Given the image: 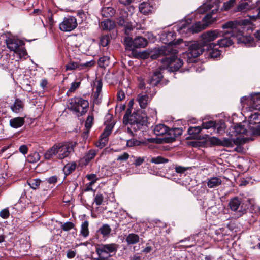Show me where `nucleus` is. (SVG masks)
I'll use <instances>...</instances> for the list:
<instances>
[{"mask_svg": "<svg viewBox=\"0 0 260 260\" xmlns=\"http://www.w3.org/2000/svg\"><path fill=\"white\" fill-rule=\"evenodd\" d=\"M130 113L129 109H127L123 116V122L128 124L127 133L132 136L141 137L148 127L147 118L138 113H133L129 115Z\"/></svg>", "mask_w": 260, "mask_h": 260, "instance_id": "1", "label": "nucleus"}, {"mask_svg": "<svg viewBox=\"0 0 260 260\" xmlns=\"http://www.w3.org/2000/svg\"><path fill=\"white\" fill-rule=\"evenodd\" d=\"M248 23L247 20L229 21L222 25L223 29H230L228 31L232 34V37H236L238 43L244 44L247 47L252 46L253 44V38L250 36H245L244 30L245 26Z\"/></svg>", "mask_w": 260, "mask_h": 260, "instance_id": "2", "label": "nucleus"}, {"mask_svg": "<svg viewBox=\"0 0 260 260\" xmlns=\"http://www.w3.org/2000/svg\"><path fill=\"white\" fill-rule=\"evenodd\" d=\"M77 144V142L74 141L56 143L44 153V158L46 160H51L55 157L57 159H63L74 153Z\"/></svg>", "mask_w": 260, "mask_h": 260, "instance_id": "3", "label": "nucleus"}, {"mask_svg": "<svg viewBox=\"0 0 260 260\" xmlns=\"http://www.w3.org/2000/svg\"><path fill=\"white\" fill-rule=\"evenodd\" d=\"M159 52L160 54L165 56H170L166 57L162 60V62L168 66L170 71L172 72L176 71L183 65L182 60L175 56L178 53L176 44L174 45L169 44L167 46H162L159 49Z\"/></svg>", "mask_w": 260, "mask_h": 260, "instance_id": "4", "label": "nucleus"}, {"mask_svg": "<svg viewBox=\"0 0 260 260\" xmlns=\"http://www.w3.org/2000/svg\"><path fill=\"white\" fill-rule=\"evenodd\" d=\"M191 21L188 19L180 22L175 26L177 31L183 36L187 37L192 34L199 32L206 27V25L202 24L200 22L191 25Z\"/></svg>", "mask_w": 260, "mask_h": 260, "instance_id": "5", "label": "nucleus"}, {"mask_svg": "<svg viewBox=\"0 0 260 260\" xmlns=\"http://www.w3.org/2000/svg\"><path fill=\"white\" fill-rule=\"evenodd\" d=\"M68 107L69 109L78 113V116H82L86 113L89 102L82 98L75 97L69 100Z\"/></svg>", "mask_w": 260, "mask_h": 260, "instance_id": "6", "label": "nucleus"}, {"mask_svg": "<svg viewBox=\"0 0 260 260\" xmlns=\"http://www.w3.org/2000/svg\"><path fill=\"white\" fill-rule=\"evenodd\" d=\"M6 43L7 48L17 54L20 58L25 57L27 55L24 47L25 43L22 40L14 38H8L6 40Z\"/></svg>", "mask_w": 260, "mask_h": 260, "instance_id": "7", "label": "nucleus"}, {"mask_svg": "<svg viewBox=\"0 0 260 260\" xmlns=\"http://www.w3.org/2000/svg\"><path fill=\"white\" fill-rule=\"evenodd\" d=\"M117 246L115 243L101 244L96 248V251L100 260H109L112 252H116Z\"/></svg>", "mask_w": 260, "mask_h": 260, "instance_id": "8", "label": "nucleus"}, {"mask_svg": "<svg viewBox=\"0 0 260 260\" xmlns=\"http://www.w3.org/2000/svg\"><path fill=\"white\" fill-rule=\"evenodd\" d=\"M187 46H188V51L184 55H186L188 58L187 61H193V59L200 54H202L204 49L202 43L199 42H192L188 43Z\"/></svg>", "mask_w": 260, "mask_h": 260, "instance_id": "9", "label": "nucleus"}, {"mask_svg": "<svg viewBox=\"0 0 260 260\" xmlns=\"http://www.w3.org/2000/svg\"><path fill=\"white\" fill-rule=\"evenodd\" d=\"M78 24L76 18L72 16L64 17L63 21L59 24V29L63 32H70L74 30Z\"/></svg>", "mask_w": 260, "mask_h": 260, "instance_id": "10", "label": "nucleus"}, {"mask_svg": "<svg viewBox=\"0 0 260 260\" xmlns=\"http://www.w3.org/2000/svg\"><path fill=\"white\" fill-rule=\"evenodd\" d=\"M248 127L253 135H260V113H254L249 117Z\"/></svg>", "mask_w": 260, "mask_h": 260, "instance_id": "11", "label": "nucleus"}, {"mask_svg": "<svg viewBox=\"0 0 260 260\" xmlns=\"http://www.w3.org/2000/svg\"><path fill=\"white\" fill-rule=\"evenodd\" d=\"M241 102L243 104L247 102L251 108L260 109V92L252 93L250 97L243 96L241 99Z\"/></svg>", "mask_w": 260, "mask_h": 260, "instance_id": "12", "label": "nucleus"}, {"mask_svg": "<svg viewBox=\"0 0 260 260\" xmlns=\"http://www.w3.org/2000/svg\"><path fill=\"white\" fill-rule=\"evenodd\" d=\"M221 36V32L217 30L208 31L201 35L202 44L204 46L210 45L211 42Z\"/></svg>", "mask_w": 260, "mask_h": 260, "instance_id": "13", "label": "nucleus"}, {"mask_svg": "<svg viewBox=\"0 0 260 260\" xmlns=\"http://www.w3.org/2000/svg\"><path fill=\"white\" fill-rule=\"evenodd\" d=\"M242 199L238 197L231 198L229 202L228 207L233 211H238L239 216H241L243 213L242 211Z\"/></svg>", "mask_w": 260, "mask_h": 260, "instance_id": "14", "label": "nucleus"}, {"mask_svg": "<svg viewBox=\"0 0 260 260\" xmlns=\"http://www.w3.org/2000/svg\"><path fill=\"white\" fill-rule=\"evenodd\" d=\"M205 138L208 142H209L213 145L222 146L225 147V146H229L230 143V140L224 138L222 140H220L215 137H209L208 135H205Z\"/></svg>", "mask_w": 260, "mask_h": 260, "instance_id": "15", "label": "nucleus"}, {"mask_svg": "<svg viewBox=\"0 0 260 260\" xmlns=\"http://www.w3.org/2000/svg\"><path fill=\"white\" fill-rule=\"evenodd\" d=\"M226 29L223 33L225 36L218 41V45L220 47H226L232 45L233 44V39L236 38V37H232V34L228 32L230 30V29Z\"/></svg>", "mask_w": 260, "mask_h": 260, "instance_id": "16", "label": "nucleus"}, {"mask_svg": "<svg viewBox=\"0 0 260 260\" xmlns=\"http://www.w3.org/2000/svg\"><path fill=\"white\" fill-rule=\"evenodd\" d=\"M112 127L110 126H106L104 131L101 135L99 141L96 143V145L97 147L102 148L104 147L108 142V137L111 133Z\"/></svg>", "mask_w": 260, "mask_h": 260, "instance_id": "17", "label": "nucleus"}, {"mask_svg": "<svg viewBox=\"0 0 260 260\" xmlns=\"http://www.w3.org/2000/svg\"><path fill=\"white\" fill-rule=\"evenodd\" d=\"M139 9L140 12L144 15H148L154 11L155 7L150 2H145L139 5Z\"/></svg>", "mask_w": 260, "mask_h": 260, "instance_id": "18", "label": "nucleus"}, {"mask_svg": "<svg viewBox=\"0 0 260 260\" xmlns=\"http://www.w3.org/2000/svg\"><path fill=\"white\" fill-rule=\"evenodd\" d=\"M162 78L163 76L160 71H155L150 79L148 80L147 82L150 86L155 87L159 83Z\"/></svg>", "mask_w": 260, "mask_h": 260, "instance_id": "19", "label": "nucleus"}, {"mask_svg": "<svg viewBox=\"0 0 260 260\" xmlns=\"http://www.w3.org/2000/svg\"><path fill=\"white\" fill-rule=\"evenodd\" d=\"M234 129L235 133L238 135H245L247 136L252 135L249 127H248V129H247L245 126L242 123L237 124L234 126Z\"/></svg>", "mask_w": 260, "mask_h": 260, "instance_id": "20", "label": "nucleus"}, {"mask_svg": "<svg viewBox=\"0 0 260 260\" xmlns=\"http://www.w3.org/2000/svg\"><path fill=\"white\" fill-rule=\"evenodd\" d=\"M115 23L114 21L109 19H107L99 24V27L103 30L110 31L113 29L115 27Z\"/></svg>", "mask_w": 260, "mask_h": 260, "instance_id": "21", "label": "nucleus"}, {"mask_svg": "<svg viewBox=\"0 0 260 260\" xmlns=\"http://www.w3.org/2000/svg\"><path fill=\"white\" fill-rule=\"evenodd\" d=\"M137 101L141 108L144 109L146 107L148 102L150 101L148 95L146 93H140L138 95Z\"/></svg>", "mask_w": 260, "mask_h": 260, "instance_id": "22", "label": "nucleus"}, {"mask_svg": "<svg viewBox=\"0 0 260 260\" xmlns=\"http://www.w3.org/2000/svg\"><path fill=\"white\" fill-rule=\"evenodd\" d=\"M249 0H241L237 7V12H245L252 9Z\"/></svg>", "mask_w": 260, "mask_h": 260, "instance_id": "23", "label": "nucleus"}, {"mask_svg": "<svg viewBox=\"0 0 260 260\" xmlns=\"http://www.w3.org/2000/svg\"><path fill=\"white\" fill-rule=\"evenodd\" d=\"M134 46L135 48H145L148 44L147 40L141 36H139L134 39Z\"/></svg>", "mask_w": 260, "mask_h": 260, "instance_id": "24", "label": "nucleus"}, {"mask_svg": "<svg viewBox=\"0 0 260 260\" xmlns=\"http://www.w3.org/2000/svg\"><path fill=\"white\" fill-rule=\"evenodd\" d=\"M225 139L230 140V141L231 142L230 143H231L230 144V145L225 146V147H232L234 146V144L236 145H237V147L236 148V149L237 151H239V150H238V149L241 148V147H240L239 146L242 144H244L246 142V138H241L240 137H237L235 139H230V138H225Z\"/></svg>", "mask_w": 260, "mask_h": 260, "instance_id": "25", "label": "nucleus"}, {"mask_svg": "<svg viewBox=\"0 0 260 260\" xmlns=\"http://www.w3.org/2000/svg\"><path fill=\"white\" fill-rule=\"evenodd\" d=\"M24 122L25 120L23 117H15L10 120V125L13 128H18L21 127Z\"/></svg>", "mask_w": 260, "mask_h": 260, "instance_id": "26", "label": "nucleus"}, {"mask_svg": "<svg viewBox=\"0 0 260 260\" xmlns=\"http://www.w3.org/2000/svg\"><path fill=\"white\" fill-rule=\"evenodd\" d=\"M222 183V180L217 177H211L207 182V186L210 188H216Z\"/></svg>", "mask_w": 260, "mask_h": 260, "instance_id": "27", "label": "nucleus"}, {"mask_svg": "<svg viewBox=\"0 0 260 260\" xmlns=\"http://www.w3.org/2000/svg\"><path fill=\"white\" fill-rule=\"evenodd\" d=\"M96 154L95 150H90L81 159L82 163L84 165H87L92 159L94 158Z\"/></svg>", "mask_w": 260, "mask_h": 260, "instance_id": "28", "label": "nucleus"}, {"mask_svg": "<svg viewBox=\"0 0 260 260\" xmlns=\"http://www.w3.org/2000/svg\"><path fill=\"white\" fill-rule=\"evenodd\" d=\"M201 126L202 129H208L211 128H217L218 133L220 132L221 128V126H218L215 121L212 120L203 122Z\"/></svg>", "mask_w": 260, "mask_h": 260, "instance_id": "29", "label": "nucleus"}, {"mask_svg": "<svg viewBox=\"0 0 260 260\" xmlns=\"http://www.w3.org/2000/svg\"><path fill=\"white\" fill-rule=\"evenodd\" d=\"M168 127L164 124H158L155 126L154 133L156 136H162L168 133Z\"/></svg>", "mask_w": 260, "mask_h": 260, "instance_id": "30", "label": "nucleus"}, {"mask_svg": "<svg viewBox=\"0 0 260 260\" xmlns=\"http://www.w3.org/2000/svg\"><path fill=\"white\" fill-rule=\"evenodd\" d=\"M24 107L23 103L20 100L17 99L14 103L11 106V109L15 113H19Z\"/></svg>", "mask_w": 260, "mask_h": 260, "instance_id": "31", "label": "nucleus"}, {"mask_svg": "<svg viewBox=\"0 0 260 260\" xmlns=\"http://www.w3.org/2000/svg\"><path fill=\"white\" fill-rule=\"evenodd\" d=\"M182 134V131L180 128H175L168 129V135L169 136L168 138L170 139L171 141H174L176 137Z\"/></svg>", "mask_w": 260, "mask_h": 260, "instance_id": "32", "label": "nucleus"}, {"mask_svg": "<svg viewBox=\"0 0 260 260\" xmlns=\"http://www.w3.org/2000/svg\"><path fill=\"white\" fill-rule=\"evenodd\" d=\"M216 46L215 44H210V48L211 50L209 51V57L211 58H216L219 57L220 54V51L218 49L214 48Z\"/></svg>", "mask_w": 260, "mask_h": 260, "instance_id": "33", "label": "nucleus"}, {"mask_svg": "<svg viewBox=\"0 0 260 260\" xmlns=\"http://www.w3.org/2000/svg\"><path fill=\"white\" fill-rule=\"evenodd\" d=\"M139 236L134 233H131L125 238V241L128 245L135 244L139 242Z\"/></svg>", "mask_w": 260, "mask_h": 260, "instance_id": "34", "label": "nucleus"}, {"mask_svg": "<svg viewBox=\"0 0 260 260\" xmlns=\"http://www.w3.org/2000/svg\"><path fill=\"white\" fill-rule=\"evenodd\" d=\"M88 226L89 222L87 220L83 222L81 224L80 233V235L84 238H86L89 236V231Z\"/></svg>", "mask_w": 260, "mask_h": 260, "instance_id": "35", "label": "nucleus"}, {"mask_svg": "<svg viewBox=\"0 0 260 260\" xmlns=\"http://www.w3.org/2000/svg\"><path fill=\"white\" fill-rule=\"evenodd\" d=\"M115 10L110 7H106L102 8L101 10V14L105 17H111L115 14Z\"/></svg>", "mask_w": 260, "mask_h": 260, "instance_id": "36", "label": "nucleus"}, {"mask_svg": "<svg viewBox=\"0 0 260 260\" xmlns=\"http://www.w3.org/2000/svg\"><path fill=\"white\" fill-rule=\"evenodd\" d=\"M111 232V229L107 224H103L98 231V232L102 235L103 237H108Z\"/></svg>", "mask_w": 260, "mask_h": 260, "instance_id": "37", "label": "nucleus"}, {"mask_svg": "<svg viewBox=\"0 0 260 260\" xmlns=\"http://www.w3.org/2000/svg\"><path fill=\"white\" fill-rule=\"evenodd\" d=\"M103 86V83L101 80H98L96 81V83L95 84V91L94 93V98H95L94 103H96V101L98 100V99L100 98V93L102 91V88Z\"/></svg>", "mask_w": 260, "mask_h": 260, "instance_id": "38", "label": "nucleus"}, {"mask_svg": "<svg viewBox=\"0 0 260 260\" xmlns=\"http://www.w3.org/2000/svg\"><path fill=\"white\" fill-rule=\"evenodd\" d=\"M99 44L103 47H106L110 42L111 36L110 35H102L100 38Z\"/></svg>", "mask_w": 260, "mask_h": 260, "instance_id": "39", "label": "nucleus"}, {"mask_svg": "<svg viewBox=\"0 0 260 260\" xmlns=\"http://www.w3.org/2000/svg\"><path fill=\"white\" fill-rule=\"evenodd\" d=\"M134 39L133 40L129 37H126L124 39V43L125 46V48L127 50H132L134 49Z\"/></svg>", "mask_w": 260, "mask_h": 260, "instance_id": "40", "label": "nucleus"}, {"mask_svg": "<svg viewBox=\"0 0 260 260\" xmlns=\"http://www.w3.org/2000/svg\"><path fill=\"white\" fill-rule=\"evenodd\" d=\"M168 161L169 160L168 159L160 156L152 157L150 160V162L155 164H165L168 162Z\"/></svg>", "mask_w": 260, "mask_h": 260, "instance_id": "41", "label": "nucleus"}, {"mask_svg": "<svg viewBox=\"0 0 260 260\" xmlns=\"http://www.w3.org/2000/svg\"><path fill=\"white\" fill-rule=\"evenodd\" d=\"M40 155L39 153L35 152L30 154L27 157L28 161L30 163H35L40 160Z\"/></svg>", "mask_w": 260, "mask_h": 260, "instance_id": "42", "label": "nucleus"}, {"mask_svg": "<svg viewBox=\"0 0 260 260\" xmlns=\"http://www.w3.org/2000/svg\"><path fill=\"white\" fill-rule=\"evenodd\" d=\"M202 129V128L201 127V126L190 127L188 128L187 132L189 135H192L193 136H195L199 134L201 132Z\"/></svg>", "mask_w": 260, "mask_h": 260, "instance_id": "43", "label": "nucleus"}, {"mask_svg": "<svg viewBox=\"0 0 260 260\" xmlns=\"http://www.w3.org/2000/svg\"><path fill=\"white\" fill-rule=\"evenodd\" d=\"M145 142L144 141H139L134 139H130L127 140L126 142V146L127 147H133L135 146H139L141 144H144Z\"/></svg>", "mask_w": 260, "mask_h": 260, "instance_id": "44", "label": "nucleus"}, {"mask_svg": "<svg viewBox=\"0 0 260 260\" xmlns=\"http://www.w3.org/2000/svg\"><path fill=\"white\" fill-rule=\"evenodd\" d=\"M80 82H72L71 85L70 89L68 90L67 94L68 96L70 95V93L74 92L75 90L78 89L80 85Z\"/></svg>", "mask_w": 260, "mask_h": 260, "instance_id": "45", "label": "nucleus"}, {"mask_svg": "<svg viewBox=\"0 0 260 260\" xmlns=\"http://www.w3.org/2000/svg\"><path fill=\"white\" fill-rule=\"evenodd\" d=\"M80 63L74 61H71L66 65V69L67 71L73 70L77 69L80 70Z\"/></svg>", "mask_w": 260, "mask_h": 260, "instance_id": "46", "label": "nucleus"}, {"mask_svg": "<svg viewBox=\"0 0 260 260\" xmlns=\"http://www.w3.org/2000/svg\"><path fill=\"white\" fill-rule=\"evenodd\" d=\"M41 181L40 179H31L27 181L28 185L33 189H36L40 184Z\"/></svg>", "mask_w": 260, "mask_h": 260, "instance_id": "47", "label": "nucleus"}, {"mask_svg": "<svg viewBox=\"0 0 260 260\" xmlns=\"http://www.w3.org/2000/svg\"><path fill=\"white\" fill-rule=\"evenodd\" d=\"M76 167V164L74 162L72 164H68L64 166V170L66 173L69 174L72 171H74Z\"/></svg>", "mask_w": 260, "mask_h": 260, "instance_id": "48", "label": "nucleus"}, {"mask_svg": "<svg viewBox=\"0 0 260 260\" xmlns=\"http://www.w3.org/2000/svg\"><path fill=\"white\" fill-rule=\"evenodd\" d=\"M75 224L71 222H66L61 226V229L64 231H68L74 228Z\"/></svg>", "mask_w": 260, "mask_h": 260, "instance_id": "49", "label": "nucleus"}, {"mask_svg": "<svg viewBox=\"0 0 260 260\" xmlns=\"http://www.w3.org/2000/svg\"><path fill=\"white\" fill-rule=\"evenodd\" d=\"M104 200L103 196L101 193H98L95 196L94 202L96 205L99 206L102 204Z\"/></svg>", "mask_w": 260, "mask_h": 260, "instance_id": "50", "label": "nucleus"}, {"mask_svg": "<svg viewBox=\"0 0 260 260\" xmlns=\"http://www.w3.org/2000/svg\"><path fill=\"white\" fill-rule=\"evenodd\" d=\"M93 115H89L86 119V121L85 122V127L87 129H89L91 127L92 125V122L93 120Z\"/></svg>", "mask_w": 260, "mask_h": 260, "instance_id": "51", "label": "nucleus"}, {"mask_svg": "<svg viewBox=\"0 0 260 260\" xmlns=\"http://www.w3.org/2000/svg\"><path fill=\"white\" fill-rule=\"evenodd\" d=\"M94 64L93 60L87 61L85 63L80 64V70L87 69L89 67H92Z\"/></svg>", "mask_w": 260, "mask_h": 260, "instance_id": "52", "label": "nucleus"}, {"mask_svg": "<svg viewBox=\"0 0 260 260\" xmlns=\"http://www.w3.org/2000/svg\"><path fill=\"white\" fill-rule=\"evenodd\" d=\"M236 0H229L226 3H224L223 6V9L224 10H228L230 9L234 5Z\"/></svg>", "mask_w": 260, "mask_h": 260, "instance_id": "53", "label": "nucleus"}, {"mask_svg": "<svg viewBox=\"0 0 260 260\" xmlns=\"http://www.w3.org/2000/svg\"><path fill=\"white\" fill-rule=\"evenodd\" d=\"M108 61V58L106 56H103L99 58L98 63L100 67H104L106 65L107 62Z\"/></svg>", "mask_w": 260, "mask_h": 260, "instance_id": "54", "label": "nucleus"}, {"mask_svg": "<svg viewBox=\"0 0 260 260\" xmlns=\"http://www.w3.org/2000/svg\"><path fill=\"white\" fill-rule=\"evenodd\" d=\"M10 215V213L8 209H3L0 212V216L3 219H7Z\"/></svg>", "mask_w": 260, "mask_h": 260, "instance_id": "55", "label": "nucleus"}, {"mask_svg": "<svg viewBox=\"0 0 260 260\" xmlns=\"http://www.w3.org/2000/svg\"><path fill=\"white\" fill-rule=\"evenodd\" d=\"M129 158V154L126 153L124 152L122 154L119 155L117 158V160H121V161H125L126 160Z\"/></svg>", "mask_w": 260, "mask_h": 260, "instance_id": "56", "label": "nucleus"}, {"mask_svg": "<svg viewBox=\"0 0 260 260\" xmlns=\"http://www.w3.org/2000/svg\"><path fill=\"white\" fill-rule=\"evenodd\" d=\"M211 8L212 6H210L207 3H206L202 8H200L198 11L200 13H204L208 9H210Z\"/></svg>", "mask_w": 260, "mask_h": 260, "instance_id": "57", "label": "nucleus"}, {"mask_svg": "<svg viewBox=\"0 0 260 260\" xmlns=\"http://www.w3.org/2000/svg\"><path fill=\"white\" fill-rule=\"evenodd\" d=\"M86 178L89 181H93L96 182L98 180L99 178L97 177L96 175L94 174H90L87 175Z\"/></svg>", "mask_w": 260, "mask_h": 260, "instance_id": "58", "label": "nucleus"}, {"mask_svg": "<svg viewBox=\"0 0 260 260\" xmlns=\"http://www.w3.org/2000/svg\"><path fill=\"white\" fill-rule=\"evenodd\" d=\"M48 183L49 184L55 183L57 181V177L56 176H52L46 179Z\"/></svg>", "mask_w": 260, "mask_h": 260, "instance_id": "59", "label": "nucleus"}, {"mask_svg": "<svg viewBox=\"0 0 260 260\" xmlns=\"http://www.w3.org/2000/svg\"><path fill=\"white\" fill-rule=\"evenodd\" d=\"M19 151L23 154H26L28 152V147L26 145H21L19 148Z\"/></svg>", "mask_w": 260, "mask_h": 260, "instance_id": "60", "label": "nucleus"}, {"mask_svg": "<svg viewBox=\"0 0 260 260\" xmlns=\"http://www.w3.org/2000/svg\"><path fill=\"white\" fill-rule=\"evenodd\" d=\"M144 161V158L143 157H139L135 160L134 164L136 166H138L142 165Z\"/></svg>", "mask_w": 260, "mask_h": 260, "instance_id": "61", "label": "nucleus"}, {"mask_svg": "<svg viewBox=\"0 0 260 260\" xmlns=\"http://www.w3.org/2000/svg\"><path fill=\"white\" fill-rule=\"evenodd\" d=\"M211 18L212 15L209 13L205 16L203 19V20L207 23H211L212 22V20H211Z\"/></svg>", "mask_w": 260, "mask_h": 260, "instance_id": "62", "label": "nucleus"}, {"mask_svg": "<svg viewBox=\"0 0 260 260\" xmlns=\"http://www.w3.org/2000/svg\"><path fill=\"white\" fill-rule=\"evenodd\" d=\"M48 81L46 79H43L41 80L40 82V86L43 89H45L48 85Z\"/></svg>", "mask_w": 260, "mask_h": 260, "instance_id": "63", "label": "nucleus"}, {"mask_svg": "<svg viewBox=\"0 0 260 260\" xmlns=\"http://www.w3.org/2000/svg\"><path fill=\"white\" fill-rule=\"evenodd\" d=\"M76 255V252L73 250H69L67 252V256L68 258H72Z\"/></svg>", "mask_w": 260, "mask_h": 260, "instance_id": "64", "label": "nucleus"}]
</instances>
